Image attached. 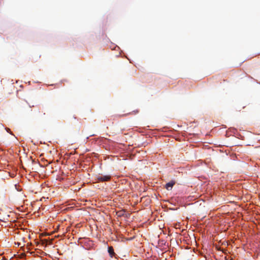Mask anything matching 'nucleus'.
<instances>
[{
    "instance_id": "obj_1",
    "label": "nucleus",
    "mask_w": 260,
    "mask_h": 260,
    "mask_svg": "<svg viewBox=\"0 0 260 260\" xmlns=\"http://www.w3.org/2000/svg\"><path fill=\"white\" fill-rule=\"evenodd\" d=\"M111 178V176L110 175L99 174L96 176V180L99 182L108 181Z\"/></svg>"
},
{
    "instance_id": "obj_2",
    "label": "nucleus",
    "mask_w": 260,
    "mask_h": 260,
    "mask_svg": "<svg viewBox=\"0 0 260 260\" xmlns=\"http://www.w3.org/2000/svg\"><path fill=\"white\" fill-rule=\"evenodd\" d=\"M46 113L43 111H39L38 114L37 115V118L39 119H43L45 118Z\"/></svg>"
},
{
    "instance_id": "obj_3",
    "label": "nucleus",
    "mask_w": 260,
    "mask_h": 260,
    "mask_svg": "<svg viewBox=\"0 0 260 260\" xmlns=\"http://www.w3.org/2000/svg\"><path fill=\"white\" fill-rule=\"evenodd\" d=\"M174 184L175 182L174 181H171L166 184L165 187L167 190H170Z\"/></svg>"
},
{
    "instance_id": "obj_4",
    "label": "nucleus",
    "mask_w": 260,
    "mask_h": 260,
    "mask_svg": "<svg viewBox=\"0 0 260 260\" xmlns=\"http://www.w3.org/2000/svg\"><path fill=\"white\" fill-rule=\"evenodd\" d=\"M108 252L111 257L113 256L115 254L114 249L111 246L108 247Z\"/></svg>"
},
{
    "instance_id": "obj_5",
    "label": "nucleus",
    "mask_w": 260,
    "mask_h": 260,
    "mask_svg": "<svg viewBox=\"0 0 260 260\" xmlns=\"http://www.w3.org/2000/svg\"><path fill=\"white\" fill-rule=\"evenodd\" d=\"M134 112L135 113V114H137L139 112V111L138 110H136V111H134Z\"/></svg>"
}]
</instances>
